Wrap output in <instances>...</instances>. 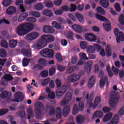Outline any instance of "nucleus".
<instances>
[{"label": "nucleus", "instance_id": "29", "mask_svg": "<svg viewBox=\"0 0 124 124\" xmlns=\"http://www.w3.org/2000/svg\"><path fill=\"white\" fill-rule=\"evenodd\" d=\"M84 120V117L82 115H78L76 118V121L78 124H82Z\"/></svg>", "mask_w": 124, "mask_h": 124}, {"label": "nucleus", "instance_id": "12", "mask_svg": "<svg viewBox=\"0 0 124 124\" xmlns=\"http://www.w3.org/2000/svg\"><path fill=\"white\" fill-rule=\"evenodd\" d=\"M81 78V76L77 74H72L67 77V80L70 82H74L78 80Z\"/></svg>", "mask_w": 124, "mask_h": 124}, {"label": "nucleus", "instance_id": "47", "mask_svg": "<svg viewBox=\"0 0 124 124\" xmlns=\"http://www.w3.org/2000/svg\"><path fill=\"white\" fill-rule=\"evenodd\" d=\"M38 63L39 64H41L43 65L44 66H46L47 65L46 61L44 59H40L38 61Z\"/></svg>", "mask_w": 124, "mask_h": 124}, {"label": "nucleus", "instance_id": "54", "mask_svg": "<svg viewBox=\"0 0 124 124\" xmlns=\"http://www.w3.org/2000/svg\"><path fill=\"white\" fill-rule=\"evenodd\" d=\"M8 43L5 41V40H1V46H2L3 47H4L5 48H8Z\"/></svg>", "mask_w": 124, "mask_h": 124}, {"label": "nucleus", "instance_id": "56", "mask_svg": "<svg viewBox=\"0 0 124 124\" xmlns=\"http://www.w3.org/2000/svg\"><path fill=\"white\" fill-rule=\"evenodd\" d=\"M78 62V57L75 56H72L71 58V63L73 64H76Z\"/></svg>", "mask_w": 124, "mask_h": 124}, {"label": "nucleus", "instance_id": "46", "mask_svg": "<svg viewBox=\"0 0 124 124\" xmlns=\"http://www.w3.org/2000/svg\"><path fill=\"white\" fill-rule=\"evenodd\" d=\"M96 11L97 13L102 14V15H105V11L103 8H102L101 7H98L96 8Z\"/></svg>", "mask_w": 124, "mask_h": 124}, {"label": "nucleus", "instance_id": "38", "mask_svg": "<svg viewBox=\"0 0 124 124\" xmlns=\"http://www.w3.org/2000/svg\"><path fill=\"white\" fill-rule=\"evenodd\" d=\"M79 56L81 60H89V58L87 57L86 53H80L79 54Z\"/></svg>", "mask_w": 124, "mask_h": 124}, {"label": "nucleus", "instance_id": "4", "mask_svg": "<svg viewBox=\"0 0 124 124\" xmlns=\"http://www.w3.org/2000/svg\"><path fill=\"white\" fill-rule=\"evenodd\" d=\"M96 18L102 21H106L104 24H103V27L105 29V30L107 31H109L111 30V24L108 21V19L106 18L105 17L103 16H101L99 15L96 14L95 15Z\"/></svg>", "mask_w": 124, "mask_h": 124}, {"label": "nucleus", "instance_id": "60", "mask_svg": "<svg viewBox=\"0 0 124 124\" xmlns=\"http://www.w3.org/2000/svg\"><path fill=\"white\" fill-rule=\"evenodd\" d=\"M43 67L40 64H35L32 68V69H37L38 70H42Z\"/></svg>", "mask_w": 124, "mask_h": 124}, {"label": "nucleus", "instance_id": "63", "mask_svg": "<svg viewBox=\"0 0 124 124\" xmlns=\"http://www.w3.org/2000/svg\"><path fill=\"white\" fill-rule=\"evenodd\" d=\"M57 21L60 23L61 24H65V20L62 17H59L57 18Z\"/></svg>", "mask_w": 124, "mask_h": 124}, {"label": "nucleus", "instance_id": "45", "mask_svg": "<svg viewBox=\"0 0 124 124\" xmlns=\"http://www.w3.org/2000/svg\"><path fill=\"white\" fill-rule=\"evenodd\" d=\"M106 69H107V71L108 72V76L110 78H111L113 76V73H112V72L111 70V68H110V66L107 65V67H106Z\"/></svg>", "mask_w": 124, "mask_h": 124}, {"label": "nucleus", "instance_id": "28", "mask_svg": "<svg viewBox=\"0 0 124 124\" xmlns=\"http://www.w3.org/2000/svg\"><path fill=\"white\" fill-rule=\"evenodd\" d=\"M78 69V68L76 66H70L67 69L66 73L70 74L72 73H73V72H74L75 70H77Z\"/></svg>", "mask_w": 124, "mask_h": 124}, {"label": "nucleus", "instance_id": "9", "mask_svg": "<svg viewBox=\"0 0 124 124\" xmlns=\"http://www.w3.org/2000/svg\"><path fill=\"white\" fill-rule=\"evenodd\" d=\"M14 99H11V101L13 102H19V101H23L24 99V95L22 93L20 92H16L14 93Z\"/></svg>", "mask_w": 124, "mask_h": 124}, {"label": "nucleus", "instance_id": "25", "mask_svg": "<svg viewBox=\"0 0 124 124\" xmlns=\"http://www.w3.org/2000/svg\"><path fill=\"white\" fill-rule=\"evenodd\" d=\"M119 122V116L118 114H115L113 117L111 122L108 123L107 124H117Z\"/></svg>", "mask_w": 124, "mask_h": 124}, {"label": "nucleus", "instance_id": "43", "mask_svg": "<svg viewBox=\"0 0 124 124\" xmlns=\"http://www.w3.org/2000/svg\"><path fill=\"white\" fill-rule=\"evenodd\" d=\"M56 113V109H55L54 107H50L48 114L49 116H53Z\"/></svg>", "mask_w": 124, "mask_h": 124}, {"label": "nucleus", "instance_id": "55", "mask_svg": "<svg viewBox=\"0 0 124 124\" xmlns=\"http://www.w3.org/2000/svg\"><path fill=\"white\" fill-rule=\"evenodd\" d=\"M52 27L58 29H61L62 27L60 25H59L58 23H57L56 22H53L52 23Z\"/></svg>", "mask_w": 124, "mask_h": 124}, {"label": "nucleus", "instance_id": "37", "mask_svg": "<svg viewBox=\"0 0 124 124\" xmlns=\"http://www.w3.org/2000/svg\"><path fill=\"white\" fill-rule=\"evenodd\" d=\"M78 112V108L77 104L74 105V107L72 110V114L74 115H77Z\"/></svg>", "mask_w": 124, "mask_h": 124}, {"label": "nucleus", "instance_id": "44", "mask_svg": "<svg viewBox=\"0 0 124 124\" xmlns=\"http://www.w3.org/2000/svg\"><path fill=\"white\" fill-rule=\"evenodd\" d=\"M80 46L82 49H85L87 47V43L85 41H81L80 43Z\"/></svg>", "mask_w": 124, "mask_h": 124}, {"label": "nucleus", "instance_id": "33", "mask_svg": "<svg viewBox=\"0 0 124 124\" xmlns=\"http://www.w3.org/2000/svg\"><path fill=\"white\" fill-rule=\"evenodd\" d=\"M27 113L28 120H31V118L33 117V111L31 108H29L27 109Z\"/></svg>", "mask_w": 124, "mask_h": 124}, {"label": "nucleus", "instance_id": "26", "mask_svg": "<svg viewBox=\"0 0 124 124\" xmlns=\"http://www.w3.org/2000/svg\"><path fill=\"white\" fill-rule=\"evenodd\" d=\"M70 110V108L69 106H66L62 109V115L63 117L68 116Z\"/></svg>", "mask_w": 124, "mask_h": 124}, {"label": "nucleus", "instance_id": "16", "mask_svg": "<svg viewBox=\"0 0 124 124\" xmlns=\"http://www.w3.org/2000/svg\"><path fill=\"white\" fill-rule=\"evenodd\" d=\"M16 8L13 6L9 7L6 11V14L8 15H14L16 12Z\"/></svg>", "mask_w": 124, "mask_h": 124}, {"label": "nucleus", "instance_id": "52", "mask_svg": "<svg viewBox=\"0 0 124 124\" xmlns=\"http://www.w3.org/2000/svg\"><path fill=\"white\" fill-rule=\"evenodd\" d=\"M55 57L58 62H61L62 61V58L60 54H57L55 55Z\"/></svg>", "mask_w": 124, "mask_h": 124}, {"label": "nucleus", "instance_id": "31", "mask_svg": "<svg viewBox=\"0 0 124 124\" xmlns=\"http://www.w3.org/2000/svg\"><path fill=\"white\" fill-rule=\"evenodd\" d=\"M107 82L108 83V77H105L104 78H101L100 80V87L101 88L105 86V83Z\"/></svg>", "mask_w": 124, "mask_h": 124}, {"label": "nucleus", "instance_id": "53", "mask_svg": "<svg viewBox=\"0 0 124 124\" xmlns=\"http://www.w3.org/2000/svg\"><path fill=\"white\" fill-rule=\"evenodd\" d=\"M50 79L49 78L45 79L44 80H43L42 82V85L43 86H46L49 83V82H50Z\"/></svg>", "mask_w": 124, "mask_h": 124}, {"label": "nucleus", "instance_id": "11", "mask_svg": "<svg viewBox=\"0 0 124 124\" xmlns=\"http://www.w3.org/2000/svg\"><path fill=\"white\" fill-rule=\"evenodd\" d=\"M39 36V34L37 32H31L26 36V39L27 41H33L38 38Z\"/></svg>", "mask_w": 124, "mask_h": 124}, {"label": "nucleus", "instance_id": "24", "mask_svg": "<svg viewBox=\"0 0 124 124\" xmlns=\"http://www.w3.org/2000/svg\"><path fill=\"white\" fill-rule=\"evenodd\" d=\"M72 98V94L71 93L68 92L65 95V96L64 97V100H65V101H66V102H69L70 101H71Z\"/></svg>", "mask_w": 124, "mask_h": 124}, {"label": "nucleus", "instance_id": "35", "mask_svg": "<svg viewBox=\"0 0 124 124\" xmlns=\"http://www.w3.org/2000/svg\"><path fill=\"white\" fill-rule=\"evenodd\" d=\"M43 14L49 17L53 16L52 12L49 10H45L43 11Z\"/></svg>", "mask_w": 124, "mask_h": 124}, {"label": "nucleus", "instance_id": "30", "mask_svg": "<svg viewBox=\"0 0 124 124\" xmlns=\"http://www.w3.org/2000/svg\"><path fill=\"white\" fill-rule=\"evenodd\" d=\"M28 16V13H23L19 15L18 19V21L21 22L25 19Z\"/></svg>", "mask_w": 124, "mask_h": 124}, {"label": "nucleus", "instance_id": "21", "mask_svg": "<svg viewBox=\"0 0 124 124\" xmlns=\"http://www.w3.org/2000/svg\"><path fill=\"white\" fill-rule=\"evenodd\" d=\"M100 4L104 8H107L109 7V4L108 0H100Z\"/></svg>", "mask_w": 124, "mask_h": 124}, {"label": "nucleus", "instance_id": "64", "mask_svg": "<svg viewBox=\"0 0 124 124\" xmlns=\"http://www.w3.org/2000/svg\"><path fill=\"white\" fill-rule=\"evenodd\" d=\"M55 83L56 84L57 87H60L62 85V82L59 79H56L55 80Z\"/></svg>", "mask_w": 124, "mask_h": 124}, {"label": "nucleus", "instance_id": "2", "mask_svg": "<svg viewBox=\"0 0 124 124\" xmlns=\"http://www.w3.org/2000/svg\"><path fill=\"white\" fill-rule=\"evenodd\" d=\"M33 25L29 23L22 24L17 27L16 33L19 36H22L33 30Z\"/></svg>", "mask_w": 124, "mask_h": 124}, {"label": "nucleus", "instance_id": "5", "mask_svg": "<svg viewBox=\"0 0 124 124\" xmlns=\"http://www.w3.org/2000/svg\"><path fill=\"white\" fill-rule=\"evenodd\" d=\"M119 99V96L115 93H111L109 100V106L112 108L115 107V105Z\"/></svg>", "mask_w": 124, "mask_h": 124}, {"label": "nucleus", "instance_id": "50", "mask_svg": "<svg viewBox=\"0 0 124 124\" xmlns=\"http://www.w3.org/2000/svg\"><path fill=\"white\" fill-rule=\"evenodd\" d=\"M87 51L89 53H94L95 52V47L93 46H90L87 48Z\"/></svg>", "mask_w": 124, "mask_h": 124}, {"label": "nucleus", "instance_id": "1", "mask_svg": "<svg viewBox=\"0 0 124 124\" xmlns=\"http://www.w3.org/2000/svg\"><path fill=\"white\" fill-rule=\"evenodd\" d=\"M55 37L53 35L44 34L41 36L40 39L38 40L36 47L37 49H41L46 47L47 43L54 42Z\"/></svg>", "mask_w": 124, "mask_h": 124}, {"label": "nucleus", "instance_id": "34", "mask_svg": "<svg viewBox=\"0 0 124 124\" xmlns=\"http://www.w3.org/2000/svg\"><path fill=\"white\" fill-rule=\"evenodd\" d=\"M3 79H5L7 81H9L13 79V77L12 75L8 74H5L3 76Z\"/></svg>", "mask_w": 124, "mask_h": 124}, {"label": "nucleus", "instance_id": "62", "mask_svg": "<svg viewBox=\"0 0 124 124\" xmlns=\"http://www.w3.org/2000/svg\"><path fill=\"white\" fill-rule=\"evenodd\" d=\"M114 7L116 11L117 12H120L121 11V7L119 3H117L115 4Z\"/></svg>", "mask_w": 124, "mask_h": 124}, {"label": "nucleus", "instance_id": "13", "mask_svg": "<svg viewBox=\"0 0 124 124\" xmlns=\"http://www.w3.org/2000/svg\"><path fill=\"white\" fill-rule=\"evenodd\" d=\"M94 93H92L90 95L87 94L86 99H87V104L89 105V108H91L93 106L92 101L93 99Z\"/></svg>", "mask_w": 124, "mask_h": 124}, {"label": "nucleus", "instance_id": "6", "mask_svg": "<svg viewBox=\"0 0 124 124\" xmlns=\"http://www.w3.org/2000/svg\"><path fill=\"white\" fill-rule=\"evenodd\" d=\"M40 54L46 58H51L53 57L54 51L50 49H44L40 51Z\"/></svg>", "mask_w": 124, "mask_h": 124}, {"label": "nucleus", "instance_id": "17", "mask_svg": "<svg viewBox=\"0 0 124 124\" xmlns=\"http://www.w3.org/2000/svg\"><path fill=\"white\" fill-rule=\"evenodd\" d=\"M113 114L111 112H109L104 116L102 121L103 123H107L110 120H111Z\"/></svg>", "mask_w": 124, "mask_h": 124}, {"label": "nucleus", "instance_id": "40", "mask_svg": "<svg viewBox=\"0 0 124 124\" xmlns=\"http://www.w3.org/2000/svg\"><path fill=\"white\" fill-rule=\"evenodd\" d=\"M30 15L36 18H38L40 16V14L39 12L31 11L30 13Z\"/></svg>", "mask_w": 124, "mask_h": 124}, {"label": "nucleus", "instance_id": "57", "mask_svg": "<svg viewBox=\"0 0 124 124\" xmlns=\"http://www.w3.org/2000/svg\"><path fill=\"white\" fill-rule=\"evenodd\" d=\"M48 72L47 70H44L40 73V75L43 78H46L48 76Z\"/></svg>", "mask_w": 124, "mask_h": 124}, {"label": "nucleus", "instance_id": "8", "mask_svg": "<svg viewBox=\"0 0 124 124\" xmlns=\"http://www.w3.org/2000/svg\"><path fill=\"white\" fill-rule=\"evenodd\" d=\"M114 33L116 36L117 43H120L121 41H124V33L123 32H119L118 28L114 29Z\"/></svg>", "mask_w": 124, "mask_h": 124}, {"label": "nucleus", "instance_id": "39", "mask_svg": "<svg viewBox=\"0 0 124 124\" xmlns=\"http://www.w3.org/2000/svg\"><path fill=\"white\" fill-rule=\"evenodd\" d=\"M12 1L11 0H4L2 3L3 6L7 7L11 5Z\"/></svg>", "mask_w": 124, "mask_h": 124}, {"label": "nucleus", "instance_id": "3", "mask_svg": "<svg viewBox=\"0 0 124 124\" xmlns=\"http://www.w3.org/2000/svg\"><path fill=\"white\" fill-rule=\"evenodd\" d=\"M35 118L37 120L41 119L42 116V111L44 109L43 104L41 102H37L35 104Z\"/></svg>", "mask_w": 124, "mask_h": 124}, {"label": "nucleus", "instance_id": "51", "mask_svg": "<svg viewBox=\"0 0 124 124\" xmlns=\"http://www.w3.org/2000/svg\"><path fill=\"white\" fill-rule=\"evenodd\" d=\"M6 56V52L4 49L0 50V57L5 58Z\"/></svg>", "mask_w": 124, "mask_h": 124}, {"label": "nucleus", "instance_id": "61", "mask_svg": "<svg viewBox=\"0 0 124 124\" xmlns=\"http://www.w3.org/2000/svg\"><path fill=\"white\" fill-rule=\"evenodd\" d=\"M48 97L50 99H55V94L54 93L52 92L48 94Z\"/></svg>", "mask_w": 124, "mask_h": 124}, {"label": "nucleus", "instance_id": "23", "mask_svg": "<svg viewBox=\"0 0 124 124\" xmlns=\"http://www.w3.org/2000/svg\"><path fill=\"white\" fill-rule=\"evenodd\" d=\"M95 82V79L94 78V76H93L90 78L88 82V85L89 88L91 89L92 87H93L94 85Z\"/></svg>", "mask_w": 124, "mask_h": 124}, {"label": "nucleus", "instance_id": "15", "mask_svg": "<svg viewBox=\"0 0 124 124\" xmlns=\"http://www.w3.org/2000/svg\"><path fill=\"white\" fill-rule=\"evenodd\" d=\"M93 62L92 61H90L86 63V65L85 66V70L87 71L88 74H90L92 69V65Z\"/></svg>", "mask_w": 124, "mask_h": 124}, {"label": "nucleus", "instance_id": "36", "mask_svg": "<svg viewBox=\"0 0 124 124\" xmlns=\"http://www.w3.org/2000/svg\"><path fill=\"white\" fill-rule=\"evenodd\" d=\"M75 16L78 19V21L81 23L84 22V19L83 18V16L79 13L76 14Z\"/></svg>", "mask_w": 124, "mask_h": 124}, {"label": "nucleus", "instance_id": "10", "mask_svg": "<svg viewBox=\"0 0 124 124\" xmlns=\"http://www.w3.org/2000/svg\"><path fill=\"white\" fill-rule=\"evenodd\" d=\"M67 89V85H64L62 86L60 88H59L56 91V96H62V95H63L66 93Z\"/></svg>", "mask_w": 124, "mask_h": 124}, {"label": "nucleus", "instance_id": "14", "mask_svg": "<svg viewBox=\"0 0 124 124\" xmlns=\"http://www.w3.org/2000/svg\"><path fill=\"white\" fill-rule=\"evenodd\" d=\"M11 95V93H8L7 91H4L0 94V97H1V98H6L7 97V101H11V99L10 98Z\"/></svg>", "mask_w": 124, "mask_h": 124}, {"label": "nucleus", "instance_id": "22", "mask_svg": "<svg viewBox=\"0 0 124 124\" xmlns=\"http://www.w3.org/2000/svg\"><path fill=\"white\" fill-rule=\"evenodd\" d=\"M104 116V113L102 111L98 110L96 111L94 113V114L93 115L92 119H94L95 117H98V118H103Z\"/></svg>", "mask_w": 124, "mask_h": 124}, {"label": "nucleus", "instance_id": "41", "mask_svg": "<svg viewBox=\"0 0 124 124\" xmlns=\"http://www.w3.org/2000/svg\"><path fill=\"white\" fill-rule=\"evenodd\" d=\"M74 33L72 31H69L67 34V38L69 40L73 41L74 40L73 38Z\"/></svg>", "mask_w": 124, "mask_h": 124}, {"label": "nucleus", "instance_id": "42", "mask_svg": "<svg viewBox=\"0 0 124 124\" xmlns=\"http://www.w3.org/2000/svg\"><path fill=\"white\" fill-rule=\"evenodd\" d=\"M45 4L47 8H51L53 6L52 2L50 0H47V1L45 2Z\"/></svg>", "mask_w": 124, "mask_h": 124}, {"label": "nucleus", "instance_id": "32", "mask_svg": "<svg viewBox=\"0 0 124 124\" xmlns=\"http://www.w3.org/2000/svg\"><path fill=\"white\" fill-rule=\"evenodd\" d=\"M17 41L16 40H11L9 42V46L12 48H14L17 45Z\"/></svg>", "mask_w": 124, "mask_h": 124}, {"label": "nucleus", "instance_id": "19", "mask_svg": "<svg viewBox=\"0 0 124 124\" xmlns=\"http://www.w3.org/2000/svg\"><path fill=\"white\" fill-rule=\"evenodd\" d=\"M21 52L25 57H30L31 56V52L30 49L23 48Z\"/></svg>", "mask_w": 124, "mask_h": 124}, {"label": "nucleus", "instance_id": "18", "mask_svg": "<svg viewBox=\"0 0 124 124\" xmlns=\"http://www.w3.org/2000/svg\"><path fill=\"white\" fill-rule=\"evenodd\" d=\"M43 31L45 33H53L54 31V30L49 26H45L43 28Z\"/></svg>", "mask_w": 124, "mask_h": 124}, {"label": "nucleus", "instance_id": "7", "mask_svg": "<svg viewBox=\"0 0 124 124\" xmlns=\"http://www.w3.org/2000/svg\"><path fill=\"white\" fill-rule=\"evenodd\" d=\"M85 38L89 42H95L97 40V43H100L101 41L99 38H97V36L92 33H87L84 35Z\"/></svg>", "mask_w": 124, "mask_h": 124}, {"label": "nucleus", "instance_id": "49", "mask_svg": "<svg viewBox=\"0 0 124 124\" xmlns=\"http://www.w3.org/2000/svg\"><path fill=\"white\" fill-rule=\"evenodd\" d=\"M30 61V60L28 59L27 58L23 59V61H22L23 66H24V67H26V66H28V65Z\"/></svg>", "mask_w": 124, "mask_h": 124}, {"label": "nucleus", "instance_id": "27", "mask_svg": "<svg viewBox=\"0 0 124 124\" xmlns=\"http://www.w3.org/2000/svg\"><path fill=\"white\" fill-rule=\"evenodd\" d=\"M100 102H101L100 97H98V96L96 97L94 101V105L92 106L93 109H95V108H96V107H97L98 104L100 103Z\"/></svg>", "mask_w": 124, "mask_h": 124}, {"label": "nucleus", "instance_id": "58", "mask_svg": "<svg viewBox=\"0 0 124 124\" xmlns=\"http://www.w3.org/2000/svg\"><path fill=\"white\" fill-rule=\"evenodd\" d=\"M119 21L120 24L122 25H124V15H121L119 18Z\"/></svg>", "mask_w": 124, "mask_h": 124}, {"label": "nucleus", "instance_id": "20", "mask_svg": "<svg viewBox=\"0 0 124 124\" xmlns=\"http://www.w3.org/2000/svg\"><path fill=\"white\" fill-rule=\"evenodd\" d=\"M72 28L78 33H81L83 31L82 27L78 25H73L72 26Z\"/></svg>", "mask_w": 124, "mask_h": 124}, {"label": "nucleus", "instance_id": "48", "mask_svg": "<svg viewBox=\"0 0 124 124\" xmlns=\"http://www.w3.org/2000/svg\"><path fill=\"white\" fill-rule=\"evenodd\" d=\"M34 9H35L37 10L40 11L42 10L43 9V5L41 3H39L35 5H34Z\"/></svg>", "mask_w": 124, "mask_h": 124}, {"label": "nucleus", "instance_id": "59", "mask_svg": "<svg viewBox=\"0 0 124 124\" xmlns=\"http://www.w3.org/2000/svg\"><path fill=\"white\" fill-rule=\"evenodd\" d=\"M8 112V110L7 109H0V116H3V115H5Z\"/></svg>", "mask_w": 124, "mask_h": 124}]
</instances>
